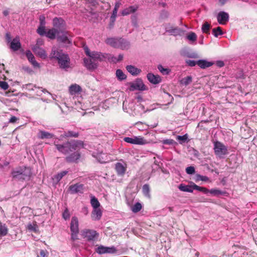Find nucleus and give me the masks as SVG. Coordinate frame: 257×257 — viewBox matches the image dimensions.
Returning a JSON list of instances; mask_svg holds the SVG:
<instances>
[{
    "mask_svg": "<svg viewBox=\"0 0 257 257\" xmlns=\"http://www.w3.org/2000/svg\"><path fill=\"white\" fill-rule=\"evenodd\" d=\"M53 27L47 32V38L51 39H57L59 43L65 47H70L72 41L70 38L69 32L66 30V23L61 17H55L52 20Z\"/></svg>",
    "mask_w": 257,
    "mask_h": 257,
    "instance_id": "obj_1",
    "label": "nucleus"
},
{
    "mask_svg": "<svg viewBox=\"0 0 257 257\" xmlns=\"http://www.w3.org/2000/svg\"><path fill=\"white\" fill-rule=\"evenodd\" d=\"M55 146L59 152L64 154H68L70 153L80 150L84 148L83 141L76 140L71 142H67L64 144H56Z\"/></svg>",
    "mask_w": 257,
    "mask_h": 257,
    "instance_id": "obj_2",
    "label": "nucleus"
},
{
    "mask_svg": "<svg viewBox=\"0 0 257 257\" xmlns=\"http://www.w3.org/2000/svg\"><path fill=\"white\" fill-rule=\"evenodd\" d=\"M86 54L94 60L103 61L108 59L113 63H117L123 59V55L119 54L118 57L111 56L107 54H101L91 49H85Z\"/></svg>",
    "mask_w": 257,
    "mask_h": 257,
    "instance_id": "obj_3",
    "label": "nucleus"
},
{
    "mask_svg": "<svg viewBox=\"0 0 257 257\" xmlns=\"http://www.w3.org/2000/svg\"><path fill=\"white\" fill-rule=\"evenodd\" d=\"M50 57L57 59L61 68L65 69L69 67L70 59L68 55L63 53L61 49L52 50Z\"/></svg>",
    "mask_w": 257,
    "mask_h": 257,
    "instance_id": "obj_4",
    "label": "nucleus"
},
{
    "mask_svg": "<svg viewBox=\"0 0 257 257\" xmlns=\"http://www.w3.org/2000/svg\"><path fill=\"white\" fill-rule=\"evenodd\" d=\"M105 42L113 48H125L130 45L128 41L122 38H109L106 39Z\"/></svg>",
    "mask_w": 257,
    "mask_h": 257,
    "instance_id": "obj_5",
    "label": "nucleus"
},
{
    "mask_svg": "<svg viewBox=\"0 0 257 257\" xmlns=\"http://www.w3.org/2000/svg\"><path fill=\"white\" fill-rule=\"evenodd\" d=\"M31 174V169L26 166L20 167L12 172V175L14 178L25 179L29 177Z\"/></svg>",
    "mask_w": 257,
    "mask_h": 257,
    "instance_id": "obj_6",
    "label": "nucleus"
},
{
    "mask_svg": "<svg viewBox=\"0 0 257 257\" xmlns=\"http://www.w3.org/2000/svg\"><path fill=\"white\" fill-rule=\"evenodd\" d=\"M79 222L78 218L75 217H72L70 223V229L71 231V238L74 240L77 239V235L79 233Z\"/></svg>",
    "mask_w": 257,
    "mask_h": 257,
    "instance_id": "obj_7",
    "label": "nucleus"
},
{
    "mask_svg": "<svg viewBox=\"0 0 257 257\" xmlns=\"http://www.w3.org/2000/svg\"><path fill=\"white\" fill-rule=\"evenodd\" d=\"M165 32L169 33L170 35L177 37L183 36L185 31L178 27L170 26L169 24V26L166 27Z\"/></svg>",
    "mask_w": 257,
    "mask_h": 257,
    "instance_id": "obj_8",
    "label": "nucleus"
},
{
    "mask_svg": "<svg viewBox=\"0 0 257 257\" xmlns=\"http://www.w3.org/2000/svg\"><path fill=\"white\" fill-rule=\"evenodd\" d=\"M124 141L130 144L138 145H144L149 143L144 137L140 136H135L132 138L125 137L124 138Z\"/></svg>",
    "mask_w": 257,
    "mask_h": 257,
    "instance_id": "obj_9",
    "label": "nucleus"
},
{
    "mask_svg": "<svg viewBox=\"0 0 257 257\" xmlns=\"http://www.w3.org/2000/svg\"><path fill=\"white\" fill-rule=\"evenodd\" d=\"M92 156L100 163H107L111 161L110 156L102 152H93Z\"/></svg>",
    "mask_w": 257,
    "mask_h": 257,
    "instance_id": "obj_10",
    "label": "nucleus"
},
{
    "mask_svg": "<svg viewBox=\"0 0 257 257\" xmlns=\"http://www.w3.org/2000/svg\"><path fill=\"white\" fill-rule=\"evenodd\" d=\"M214 150L215 154L219 157H222L227 153L226 147L219 142L214 143Z\"/></svg>",
    "mask_w": 257,
    "mask_h": 257,
    "instance_id": "obj_11",
    "label": "nucleus"
},
{
    "mask_svg": "<svg viewBox=\"0 0 257 257\" xmlns=\"http://www.w3.org/2000/svg\"><path fill=\"white\" fill-rule=\"evenodd\" d=\"M39 19V26L37 30V32L41 36H45L47 37V31H46V29H45V28H46L45 27V25H46L45 17L44 16V15H40Z\"/></svg>",
    "mask_w": 257,
    "mask_h": 257,
    "instance_id": "obj_12",
    "label": "nucleus"
},
{
    "mask_svg": "<svg viewBox=\"0 0 257 257\" xmlns=\"http://www.w3.org/2000/svg\"><path fill=\"white\" fill-rule=\"evenodd\" d=\"M147 89V87L141 79H137L135 82L130 83V90L132 91L136 90L144 91Z\"/></svg>",
    "mask_w": 257,
    "mask_h": 257,
    "instance_id": "obj_13",
    "label": "nucleus"
},
{
    "mask_svg": "<svg viewBox=\"0 0 257 257\" xmlns=\"http://www.w3.org/2000/svg\"><path fill=\"white\" fill-rule=\"evenodd\" d=\"M82 235L87 240H94L98 236V233L94 230L85 229L82 231Z\"/></svg>",
    "mask_w": 257,
    "mask_h": 257,
    "instance_id": "obj_14",
    "label": "nucleus"
},
{
    "mask_svg": "<svg viewBox=\"0 0 257 257\" xmlns=\"http://www.w3.org/2000/svg\"><path fill=\"white\" fill-rule=\"evenodd\" d=\"M139 8V6L137 4L130 6L129 7L123 9L121 11L120 14L122 16H126L130 14H134L138 10Z\"/></svg>",
    "mask_w": 257,
    "mask_h": 257,
    "instance_id": "obj_15",
    "label": "nucleus"
},
{
    "mask_svg": "<svg viewBox=\"0 0 257 257\" xmlns=\"http://www.w3.org/2000/svg\"><path fill=\"white\" fill-rule=\"evenodd\" d=\"M216 18L219 24L224 25L229 21V16L227 13L221 11L218 13Z\"/></svg>",
    "mask_w": 257,
    "mask_h": 257,
    "instance_id": "obj_16",
    "label": "nucleus"
},
{
    "mask_svg": "<svg viewBox=\"0 0 257 257\" xmlns=\"http://www.w3.org/2000/svg\"><path fill=\"white\" fill-rule=\"evenodd\" d=\"M69 190L72 194L82 193L83 190V185L81 184H75L70 186Z\"/></svg>",
    "mask_w": 257,
    "mask_h": 257,
    "instance_id": "obj_17",
    "label": "nucleus"
},
{
    "mask_svg": "<svg viewBox=\"0 0 257 257\" xmlns=\"http://www.w3.org/2000/svg\"><path fill=\"white\" fill-rule=\"evenodd\" d=\"M147 77L148 80L151 83L154 84H157L159 83L160 82H161L162 80L161 77L159 75H155L151 73H148Z\"/></svg>",
    "mask_w": 257,
    "mask_h": 257,
    "instance_id": "obj_18",
    "label": "nucleus"
},
{
    "mask_svg": "<svg viewBox=\"0 0 257 257\" xmlns=\"http://www.w3.org/2000/svg\"><path fill=\"white\" fill-rule=\"evenodd\" d=\"M79 150L75 151L76 152L69 155L66 157V160L68 162H75L78 161L80 158V154L79 152Z\"/></svg>",
    "mask_w": 257,
    "mask_h": 257,
    "instance_id": "obj_19",
    "label": "nucleus"
},
{
    "mask_svg": "<svg viewBox=\"0 0 257 257\" xmlns=\"http://www.w3.org/2000/svg\"><path fill=\"white\" fill-rule=\"evenodd\" d=\"M81 91V87L77 84H72L69 87V92L71 95L78 94Z\"/></svg>",
    "mask_w": 257,
    "mask_h": 257,
    "instance_id": "obj_20",
    "label": "nucleus"
},
{
    "mask_svg": "<svg viewBox=\"0 0 257 257\" xmlns=\"http://www.w3.org/2000/svg\"><path fill=\"white\" fill-rule=\"evenodd\" d=\"M84 66L90 70H93L97 68V64L92 61L91 59L84 58L83 60Z\"/></svg>",
    "mask_w": 257,
    "mask_h": 257,
    "instance_id": "obj_21",
    "label": "nucleus"
},
{
    "mask_svg": "<svg viewBox=\"0 0 257 257\" xmlns=\"http://www.w3.org/2000/svg\"><path fill=\"white\" fill-rule=\"evenodd\" d=\"M126 165L121 163H117L115 164V170L118 175H123L126 171Z\"/></svg>",
    "mask_w": 257,
    "mask_h": 257,
    "instance_id": "obj_22",
    "label": "nucleus"
},
{
    "mask_svg": "<svg viewBox=\"0 0 257 257\" xmlns=\"http://www.w3.org/2000/svg\"><path fill=\"white\" fill-rule=\"evenodd\" d=\"M102 216V211L99 208H94L91 213V218L93 220H99Z\"/></svg>",
    "mask_w": 257,
    "mask_h": 257,
    "instance_id": "obj_23",
    "label": "nucleus"
},
{
    "mask_svg": "<svg viewBox=\"0 0 257 257\" xmlns=\"http://www.w3.org/2000/svg\"><path fill=\"white\" fill-rule=\"evenodd\" d=\"M26 56L29 61L31 63L34 67L39 68V64L36 62L33 54L30 50H28L26 52Z\"/></svg>",
    "mask_w": 257,
    "mask_h": 257,
    "instance_id": "obj_24",
    "label": "nucleus"
},
{
    "mask_svg": "<svg viewBox=\"0 0 257 257\" xmlns=\"http://www.w3.org/2000/svg\"><path fill=\"white\" fill-rule=\"evenodd\" d=\"M197 64L202 69H205L212 66L213 62L206 60H199L197 61Z\"/></svg>",
    "mask_w": 257,
    "mask_h": 257,
    "instance_id": "obj_25",
    "label": "nucleus"
},
{
    "mask_svg": "<svg viewBox=\"0 0 257 257\" xmlns=\"http://www.w3.org/2000/svg\"><path fill=\"white\" fill-rule=\"evenodd\" d=\"M126 69L132 75H137L141 72V69L131 65L126 66Z\"/></svg>",
    "mask_w": 257,
    "mask_h": 257,
    "instance_id": "obj_26",
    "label": "nucleus"
},
{
    "mask_svg": "<svg viewBox=\"0 0 257 257\" xmlns=\"http://www.w3.org/2000/svg\"><path fill=\"white\" fill-rule=\"evenodd\" d=\"M10 48H21L19 37H16L12 41Z\"/></svg>",
    "mask_w": 257,
    "mask_h": 257,
    "instance_id": "obj_27",
    "label": "nucleus"
},
{
    "mask_svg": "<svg viewBox=\"0 0 257 257\" xmlns=\"http://www.w3.org/2000/svg\"><path fill=\"white\" fill-rule=\"evenodd\" d=\"M186 39L189 41L190 43L193 44L196 41L197 35L194 32H190L186 37Z\"/></svg>",
    "mask_w": 257,
    "mask_h": 257,
    "instance_id": "obj_28",
    "label": "nucleus"
},
{
    "mask_svg": "<svg viewBox=\"0 0 257 257\" xmlns=\"http://www.w3.org/2000/svg\"><path fill=\"white\" fill-rule=\"evenodd\" d=\"M179 189L180 190L183 191V192H193V189L192 188V186H190L188 185H185L183 184H180L179 187Z\"/></svg>",
    "mask_w": 257,
    "mask_h": 257,
    "instance_id": "obj_29",
    "label": "nucleus"
},
{
    "mask_svg": "<svg viewBox=\"0 0 257 257\" xmlns=\"http://www.w3.org/2000/svg\"><path fill=\"white\" fill-rule=\"evenodd\" d=\"M90 203L92 207H93V209L99 208L100 206V204L98 200L94 196H91Z\"/></svg>",
    "mask_w": 257,
    "mask_h": 257,
    "instance_id": "obj_30",
    "label": "nucleus"
},
{
    "mask_svg": "<svg viewBox=\"0 0 257 257\" xmlns=\"http://www.w3.org/2000/svg\"><path fill=\"white\" fill-rule=\"evenodd\" d=\"M192 81V77L191 76H188L180 80V83L181 85L187 86Z\"/></svg>",
    "mask_w": 257,
    "mask_h": 257,
    "instance_id": "obj_31",
    "label": "nucleus"
},
{
    "mask_svg": "<svg viewBox=\"0 0 257 257\" xmlns=\"http://www.w3.org/2000/svg\"><path fill=\"white\" fill-rule=\"evenodd\" d=\"M115 74L116 77L120 81L125 80L126 78V75L120 69H117Z\"/></svg>",
    "mask_w": 257,
    "mask_h": 257,
    "instance_id": "obj_32",
    "label": "nucleus"
},
{
    "mask_svg": "<svg viewBox=\"0 0 257 257\" xmlns=\"http://www.w3.org/2000/svg\"><path fill=\"white\" fill-rule=\"evenodd\" d=\"M53 136L52 134L45 131H40L38 134L39 138L41 139L51 138Z\"/></svg>",
    "mask_w": 257,
    "mask_h": 257,
    "instance_id": "obj_33",
    "label": "nucleus"
},
{
    "mask_svg": "<svg viewBox=\"0 0 257 257\" xmlns=\"http://www.w3.org/2000/svg\"><path fill=\"white\" fill-rule=\"evenodd\" d=\"M35 50V52L39 56L40 58L42 59H45L47 57V54L45 50V49H34Z\"/></svg>",
    "mask_w": 257,
    "mask_h": 257,
    "instance_id": "obj_34",
    "label": "nucleus"
},
{
    "mask_svg": "<svg viewBox=\"0 0 257 257\" xmlns=\"http://www.w3.org/2000/svg\"><path fill=\"white\" fill-rule=\"evenodd\" d=\"M8 232V229L6 224L0 222V237L7 235Z\"/></svg>",
    "mask_w": 257,
    "mask_h": 257,
    "instance_id": "obj_35",
    "label": "nucleus"
},
{
    "mask_svg": "<svg viewBox=\"0 0 257 257\" xmlns=\"http://www.w3.org/2000/svg\"><path fill=\"white\" fill-rule=\"evenodd\" d=\"M212 33L215 37H218L219 36L223 35L222 29L220 27L213 29Z\"/></svg>",
    "mask_w": 257,
    "mask_h": 257,
    "instance_id": "obj_36",
    "label": "nucleus"
},
{
    "mask_svg": "<svg viewBox=\"0 0 257 257\" xmlns=\"http://www.w3.org/2000/svg\"><path fill=\"white\" fill-rule=\"evenodd\" d=\"M67 173L68 172L66 171H64L60 173H59L54 176L53 179H55L56 181L58 182L62 178L63 176L66 175L67 174Z\"/></svg>",
    "mask_w": 257,
    "mask_h": 257,
    "instance_id": "obj_37",
    "label": "nucleus"
},
{
    "mask_svg": "<svg viewBox=\"0 0 257 257\" xmlns=\"http://www.w3.org/2000/svg\"><path fill=\"white\" fill-rule=\"evenodd\" d=\"M142 208V204L139 202H137L132 207L131 210L134 213H137L140 211Z\"/></svg>",
    "mask_w": 257,
    "mask_h": 257,
    "instance_id": "obj_38",
    "label": "nucleus"
},
{
    "mask_svg": "<svg viewBox=\"0 0 257 257\" xmlns=\"http://www.w3.org/2000/svg\"><path fill=\"white\" fill-rule=\"evenodd\" d=\"M169 16L170 14L167 11L163 10L160 12V19L161 20H166L169 17Z\"/></svg>",
    "mask_w": 257,
    "mask_h": 257,
    "instance_id": "obj_39",
    "label": "nucleus"
},
{
    "mask_svg": "<svg viewBox=\"0 0 257 257\" xmlns=\"http://www.w3.org/2000/svg\"><path fill=\"white\" fill-rule=\"evenodd\" d=\"M195 180L196 182H198L199 181L207 182L209 180V179L207 176H202L199 174H196L195 176Z\"/></svg>",
    "mask_w": 257,
    "mask_h": 257,
    "instance_id": "obj_40",
    "label": "nucleus"
},
{
    "mask_svg": "<svg viewBox=\"0 0 257 257\" xmlns=\"http://www.w3.org/2000/svg\"><path fill=\"white\" fill-rule=\"evenodd\" d=\"M209 192L214 196H218L220 195L224 194L225 193V192L217 189H212L209 190Z\"/></svg>",
    "mask_w": 257,
    "mask_h": 257,
    "instance_id": "obj_41",
    "label": "nucleus"
},
{
    "mask_svg": "<svg viewBox=\"0 0 257 257\" xmlns=\"http://www.w3.org/2000/svg\"><path fill=\"white\" fill-rule=\"evenodd\" d=\"M192 188L193 189L203 192L204 193H207L209 192V190H208L207 188L205 187L198 186V185L195 184H193V185H192Z\"/></svg>",
    "mask_w": 257,
    "mask_h": 257,
    "instance_id": "obj_42",
    "label": "nucleus"
},
{
    "mask_svg": "<svg viewBox=\"0 0 257 257\" xmlns=\"http://www.w3.org/2000/svg\"><path fill=\"white\" fill-rule=\"evenodd\" d=\"M210 28V25L207 22L204 23L202 26V31L204 33L209 34Z\"/></svg>",
    "mask_w": 257,
    "mask_h": 257,
    "instance_id": "obj_43",
    "label": "nucleus"
},
{
    "mask_svg": "<svg viewBox=\"0 0 257 257\" xmlns=\"http://www.w3.org/2000/svg\"><path fill=\"white\" fill-rule=\"evenodd\" d=\"M131 20L132 25L137 28L138 27V17L136 15H133L131 17Z\"/></svg>",
    "mask_w": 257,
    "mask_h": 257,
    "instance_id": "obj_44",
    "label": "nucleus"
},
{
    "mask_svg": "<svg viewBox=\"0 0 257 257\" xmlns=\"http://www.w3.org/2000/svg\"><path fill=\"white\" fill-rule=\"evenodd\" d=\"M158 68L159 70L164 75L168 74L171 71L169 69L165 68L161 65H158Z\"/></svg>",
    "mask_w": 257,
    "mask_h": 257,
    "instance_id": "obj_45",
    "label": "nucleus"
},
{
    "mask_svg": "<svg viewBox=\"0 0 257 257\" xmlns=\"http://www.w3.org/2000/svg\"><path fill=\"white\" fill-rule=\"evenodd\" d=\"M116 17L111 15L109 19V23L108 25V27L109 29H111L113 28L115 22L116 21Z\"/></svg>",
    "mask_w": 257,
    "mask_h": 257,
    "instance_id": "obj_46",
    "label": "nucleus"
},
{
    "mask_svg": "<svg viewBox=\"0 0 257 257\" xmlns=\"http://www.w3.org/2000/svg\"><path fill=\"white\" fill-rule=\"evenodd\" d=\"M143 192L146 196L150 197V187L149 185L145 184L143 187Z\"/></svg>",
    "mask_w": 257,
    "mask_h": 257,
    "instance_id": "obj_47",
    "label": "nucleus"
},
{
    "mask_svg": "<svg viewBox=\"0 0 257 257\" xmlns=\"http://www.w3.org/2000/svg\"><path fill=\"white\" fill-rule=\"evenodd\" d=\"M96 252L99 254L106 253V247L102 245L99 246L97 248Z\"/></svg>",
    "mask_w": 257,
    "mask_h": 257,
    "instance_id": "obj_48",
    "label": "nucleus"
},
{
    "mask_svg": "<svg viewBox=\"0 0 257 257\" xmlns=\"http://www.w3.org/2000/svg\"><path fill=\"white\" fill-rule=\"evenodd\" d=\"M79 136L78 133L73 132L72 131H68L67 133L64 134V136L66 137H74L77 138Z\"/></svg>",
    "mask_w": 257,
    "mask_h": 257,
    "instance_id": "obj_49",
    "label": "nucleus"
},
{
    "mask_svg": "<svg viewBox=\"0 0 257 257\" xmlns=\"http://www.w3.org/2000/svg\"><path fill=\"white\" fill-rule=\"evenodd\" d=\"M186 172L188 174L192 175L195 173V168L193 166L188 167L186 169Z\"/></svg>",
    "mask_w": 257,
    "mask_h": 257,
    "instance_id": "obj_50",
    "label": "nucleus"
},
{
    "mask_svg": "<svg viewBox=\"0 0 257 257\" xmlns=\"http://www.w3.org/2000/svg\"><path fill=\"white\" fill-rule=\"evenodd\" d=\"M62 216H63V218L65 220H67V219H69L70 214L69 210L67 208H66L65 209L63 213Z\"/></svg>",
    "mask_w": 257,
    "mask_h": 257,
    "instance_id": "obj_51",
    "label": "nucleus"
},
{
    "mask_svg": "<svg viewBox=\"0 0 257 257\" xmlns=\"http://www.w3.org/2000/svg\"><path fill=\"white\" fill-rule=\"evenodd\" d=\"M116 251V249L115 247H106V253H114Z\"/></svg>",
    "mask_w": 257,
    "mask_h": 257,
    "instance_id": "obj_52",
    "label": "nucleus"
},
{
    "mask_svg": "<svg viewBox=\"0 0 257 257\" xmlns=\"http://www.w3.org/2000/svg\"><path fill=\"white\" fill-rule=\"evenodd\" d=\"M0 87L6 90L8 89L9 85L6 81H0Z\"/></svg>",
    "mask_w": 257,
    "mask_h": 257,
    "instance_id": "obj_53",
    "label": "nucleus"
},
{
    "mask_svg": "<svg viewBox=\"0 0 257 257\" xmlns=\"http://www.w3.org/2000/svg\"><path fill=\"white\" fill-rule=\"evenodd\" d=\"M186 63L188 66H190L191 67L194 66L196 65V64H197V62H195L194 60H186Z\"/></svg>",
    "mask_w": 257,
    "mask_h": 257,
    "instance_id": "obj_54",
    "label": "nucleus"
},
{
    "mask_svg": "<svg viewBox=\"0 0 257 257\" xmlns=\"http://www.w3.org/2000/svg\"><path fill=\"white\" fill-rule=\"evenodd\" d=\"M177 139L178 141H185L187 139V135L186 134L183 136H178L177 137Z\"/></svg>",
    "mask_w": 257,
    "mask_h": 257,
    "instance_id": "obj_55",
    "label": "nucleus"
},
{
    "mask_svg": "<svg viewBox=\"0 0 257 257\" xmlns=\"http://www.w3.org/2000/svg\"><path fill=\"white\" fill-rule=\"evenodd\" d=\"M88 208L87 207L84 206L81 209V212L85 215L88 214Z\"/></svg>",
    "mask_w": 257,
    "mask_h": 257,
    "instance_id": "obj_56",
    "label": "nucleus"
},
{
    "mask_svg": "<svg viewBox=\"0 0 257 257\" xmlns=\"http://www.w3.org/2000/svg\"><path fill=\"white\" fill-rule=\"evenodd\" d=\"M173 143H174V141L173 140L167 139V140H164L163 141V143L164 144L171 145V144H173Z\"/></svg>",
    "mask_w": 257,
    "mask_h": 257,
    "instance_id": "obj_57",
    "label": "nucleus"
},
{
    "mask_svg": "<svg viewBox=\"0 0 257 257\" xmlns=\"http://www.w3.org/2000/svg\"><path fill=\"white\" fill-rule=\"evenodd\" d=\"M216 65L219 67H222L224 66V63L222 61L219 60L216 62Z\"/></svg>",
    "mask_w": 257,
    "mask_h": 257,
    "instance_id": "obj_58",
    "label": "nucleus"
},
{
    "mask_svg": "<svg viewBox=\"0 0 257 257\" xmlns=\"http://www.w3.org/2000/svg\"><path fill=\"white\" fill-rule=\"evenodd\" d=\"M98 0H87L88 2L91 4L93 6H95L98 5Z\"/></svg>",
    "mask_w": 257,
    "mask_h": 257,
    "instance_id": "obj_59",
    "label": "nucleus"
},
{
    "mask_svg": "<svg viewBox=\"0 0 257 257\" xmlns=\"http://www.w3.org/2000/svg\"><path fill=\"white\" fill-rule=\"evenodd\" d=\"M18 120V118L15 116H13L11 117V118L10 119L9 122L10 123H14L16 122V121Z\"/></svg>",
    "mask_w": 257,
    "mask_h": 257,
    "instance_id": "obj_60",
    "label": "nucleus"
},
{
    "mask_svg": "<svg viewBox=\"0 0 257 257\" xmlns=\"http://www.w3.org/2000/svg\"><path fill=\"white\" fill-rule=\"evenodd\" d=\"M136 125L138 126V128L139 130H145L146 128H144V127H142L141 126V125H142L143 124L142 123V122H137L136 123Z\"/></svg>",
    "mask_w": 257,
    "mask_h": 257,
    "instance_id": "obj_61",
    "label": "nucleus"
},
{
    "mask_svg": "<svg viewBox=\"0 0 257 257\" xmlns=\"http://www.w3.org/2000/svg\"><path fill=\"white\" fill-rule=\"evenodd\" d=\"M7 41L8 43L11 42V37L9 33H7L6 35Z\"/></svg>",
    "mask_w": 257,
    "mask_h": 257,
    "instance_id": "obj_62",
    "label": "nucleus"
},
{
    "mask_svg": "<svg viewBox=\"0 0 257 257\" xmlns=\"http://www.w3.org/2000/svg\"><path fill=\"white\" fill-rule=\"evenodd\" d=\"M118 10V9H115V8H114V9L112 11V14H111V16L117 17V13Z\"/></svg>",
    "mask_w": 257,
    "mask_h": 257,
    "instance_id": "obj_63",
    "label": "nucleus"
},
{
    "mask_svg": "<svg viewBox=\"0 0 257 257\" xmlns=\"http://www.w3.org/2000/svg\"><path fill=\"white\" fill-rule=\"evenodd\" d=\"M118 10V9H115V8H114V9L112 11V14H111V16L117 17V13Z\"/></svg>",
    "mask_w": 257,
    "mask_h": 257,
    "instance_id": "obj_64",
    "label": "nucleus"
}]
</instances>
